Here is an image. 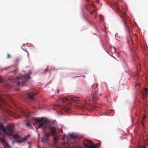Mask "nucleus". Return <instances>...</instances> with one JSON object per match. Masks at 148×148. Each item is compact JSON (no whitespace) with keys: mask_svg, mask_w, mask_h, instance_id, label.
Segmentation results:
<instances>
[{"mask_svg":"<svg viewBox=\"0 0 148 148\" xmlns=\"http://www.w3.org/2000/svg\"><path fill=\"white\" fill-rule=\"evenodd\" d=\"M60 105L58 104V107L62 110L69 112L70 108H69L71 104L75 103L79 104L81 102L80 99L72 96H69L67 97H63L60 98L58 101Z\"/></svg>","mask_w":148,"mask_h":148,"instance_id":"f257e3e1","label":"nucleus"},{"mask_svg":"<svg viewBox=\"0 0 148 148\" xmlns=\"http://www.w3.org/2000/svg\"><path fill=\"white\" fill-rule=\"evenodd\" d=\"M30 76L29 74L22 75L19 77H18L15 78H9L11 79V82L13 83L14 85L16 84L19 87L27 86V81L29 79Z\"/></svg>","mask_w":148,"mask_h":148,"instance_id":"f03ea898","label":"nucleus"},{"mask_svg":"<svg viewBox=\"0 0 148 148\" xmlns=\"http://www.w3.org/2000/svg\"><path fill=\"white\" fill-rule=\"evenodd\" d=\"M36 123H34V125H35L36 124L37 125L38 128L43 127L42 130L44 132V134H46V129L48 126V124L49 122V120L47 119L41 117V118H36Z\"/></svg>","mask_w":148,"mask_h":148,"instance_id":"7ed1b4c3","label":"nucleus"},{"mask_svg":"<svg viewBox=\"0 0 148 148\" xmlns=\"http://www.w3.org/2000/svg\"><path fill=\"white\" fill-rule=\"evenodd\" d=\"M12 134H8L10 136H12L13 138L15 139L16 142L18 143H21L26 140L29 138L30 136V134H28L25 137L20 139V136L17 134L12 135Z\"/></svg>","mask_w":148,"mask_h":148,"instance_id":"20e7f679","label":"nucleus"},{"mask_svg":"<svg viewBox=\"0 0 148 148\" xmlns=\"http://www.w3.org/2000/svg\"><path fill=\"white\" fill-rule=\"evenodd\" d=\"M1 130L3 132L5 133L6 134H12L13 132L12 129L10 125H8L6 129H5L3 124H0V132Z\"/></svg>","mask_w":148,"mask_h":148,"instance_id":"39448f33","label":"nucleus"},{"mask_svg":"<svg viewBox=\"0 0 148 148\" xmlns=\"http://www.w3.org/2000/svg\"><path fill=\"white\" fill-rule=\"evenodd\" d=\"M118 11L120 13L121 17V18L122 20H123V21L124 23V25L125 26L126 28V30H127L128 27L126 24V23L125 21L126 18H127V15L126 14V13L124 12H121L119 11V9L118 10Z\"/></svg>","mask_w":148,"mask_h":148,"instance_id":"423d86ee","label":"nucleus"},{"mask_svg":"<svg viewBox=\"0 0 148 148\" xmlns=\"http://www.w3.org/2000/svg\"><path fill=\"white\" fill-rule=\"evenodd\" d=\"M49 128L51 131V135L53 136V137L57 134V129L56 126H50L49 127Z\"/></svg>","mask_w":148,"mask_h":148,"instance_id":"0eeeda50","label":"nucleus"},{"mask_svg":"<svg viewBox=\"0 0 148 148\" xmlns=\"http://www.w3.org/2000/svg\"><path fill=\"white\" fill-rule=\"evenodd\" d=\"M5 134H6L5 133H4L3 132L2 133L1 132H0V141H1L2 143L6 145V142L5 140Z\"/></svg>","mask_w":148,"mask_h":148,"instance_id":"6e6552de","label":"nucleus"},{"mask_svg":"<svg viewBox=\"0 0 148 148\" xmlns=\"http://www.w3.org/2000/svg\"><path fill=\"white\" fill-rule=\"evenodd\" d=\"M64 138L65 137L63 135H56L53 137V139L55 142L57 143L58 142V140H64Z\"/></svg>","mask_w":148,"mask_h":148,"instance_id":"1a4fd4ad","label":"nucleus"},{"mask_svg":"<svg viewBox=\"0 0 148 148\" xmlns=\"http://www.w3.org/2000/svg\"><path fill=\"white\" fill-rule=\"evenodd\" d=\"M6 103L5 101L4 98L0 95V108H2L3 104H6Z\"/></svg>","mask_w":148,"mask_h":148,"instance_id":"9d476101","label":"nucleus"},{"mask_svg":"<svg viewBox=\"0 0 148 148\" xmlns=\"http://www.w3.org/2000/svg\"><path fill=\"white\" fill-rule=\"evenodd\" d=\"M91 97L92 100L93 101H96L98 98V96L96 93H93L91 95Z\"/></svg>","mask_w":148,"mask_h":148,"instance_id":"9b49d317","label":"nucleus"},{"mask_svg":"<svg viewBox=\"0 0 148 148\" xmlns=\"http://www.w3.org/2000/svg\"><path fill=\"white\" fill-rule=\"evenodd\" d=\"M32 93H27V95L29 99L31 100H34V95L31 94Z\"/></svg>","mask_w":148,"mask_h":148,"instance_id":"f8f14e48","label":"nucleus"},{"mask_svg":"<svg viewBox=\"0 0 148 148\" xmlns=\"http://www.w3.org/2000/svg\"><path fill=\"white\" fill-rule=\"evenodd\" d=\"M69 136L71 138L75 139L77 138V136H76L74 135L73 134H69Z\"/></svg>","mask_w":148,"mask_h":148,"instance_id":"ddd939ff","label":"nucleus"},{"mask_svg":"<svg viewBox=\"0 0 148 148\" xmlns=\"http://www.w3.org/2000/svg\"><path fill=\"white\" fill-rule=\"evenodd\" d=\"M147 93H141V95L143 99H145L147 96Z\"/></svg>","mask_w":148,"mask_h":148,"instance_id":"4468645a","label":"nucleus"},{"mask_svg":"<svg viewBox=\"0 0 148 148\" xmlns=\"http://www.w3.org/2000/svg\"><path fill=\"white\" fill-rule=\"evenodd\" d=\"M4 82V80L0 76V84L1 83H3Z\"/></svg>","mask_w":148,"mask_h":148,"instance_id":"2eb2a0df","label":"nucleus"},{"mask_svg":"<svg viewBox=\"0 0 148 148\" xmlns=\"http://www.w3.org/2000/svg\"><path fill=\"white\" fill-rule=\"evenodd\" d=\"M148 88H145L143 89V92H148Z\"/></svg>","mask_w":148,"mask_h":148,"instance_id":"dca6fc26","label":"nucleus"},{"mask_svg":"<svg viewBox=\"0 0 148 148\" xmlns=\"http://www.w3.org/2000/svg\"><path fill=\"white\" fill-rule=\"evenodd\" d=\"M145 119V116H144L143 118V121H142V126H143H143H144V120Z\"/></svg>","mask_w":148,"mask_h":148,"instance_id":"f3484780","label":"nucleus"},{"mask_svg":"<svg viewBox=\"0 0 148 148\" xmlns=\"http://www.w3.org/2000/svg\"><path fill=\"white\" fill-rule=\"evenodd\" d=\"M92 86L94 88L97 87L98 86L97 84H95Z\"/></svg>","mask_w":148,"mask_h":148,"instance_id":"a211bd4d","label":"nucleus"},{"mask_svg":"<svg viewBox=\"0 0 148 148\" xmlns=\"http://www.w3.org/2000/svg\"><path fill=\"white\" fill-rule=\"evenodd\" d=\"M110 49L111 50L112 49L113 50V51H115V48L114 47H110Z\"/></svg>","mask_w":148,"mask_h":148,"instance_id":"6ab92c4d","label":"nucleus"},{"mask_svg":"<svg viewBox=\"0 0 148 148\" xmlns=\"http://www.w3.org/2000/svg\"><path fill=\"white\" fill-rule=\"evenodd\" d=\"M26 125L29 127H30L31 126V125L29 123H27L26 124Z\"/></svg>","mask_w":148,"mask_h":148,"instance_id":"aec40b11","label":"nucleus"},{"mask_svg":"<svg viewBox=\"0 0 148 148\" xmlns=\"http://www.w3.org/2000/svg\"><path fill=\"white\" fill-rule=\"evenodd\" d=\"M48 67H47V68L45 69V71H44V73H45L47 71H48Z\"/></svg>","mask_w":148,"mask_h":148,"instance_id":"412c9836","label":"nucleus"},{"mask_svg":"<svg viewBox=\"0 0 148 148\" xmlns=\"http://www.w3.org/2000/svg\"><path fill=\"white\" fill-rule=\"evenodd\" d=\"M141 84L140 83H137L135 86V87H136L137 86H141Z\"/></svg>","mask_w":148,"mask_h":148,"instance_id":"4be33fe9","label":"nucleus"},{"mask_svg":"<svg viewBox=\"0 0 148 148\" xmlns=\"http://www.w3.org/2000/svg\"><path fill=\"white\" fill-rule=\"evenodd\" d=\"M10 57H11V56H10V55L9 53H8L7 58H10Z\"/></svg>","mask_w":148,"mask_h":148,"instance_id":"5701e85b","label":"nucleus"},{"mask_svg":"<svg viewBox=\"0 0 148 148\" xmlns=\"http://www.w3.org/2000/svg\"><path fill=\"white\" fill-rule=\"evenodd\" d=\"M7 87L8 88H9V87H11L12 86V85H6Z\"/></svg>","mask_w":148,"mask_h":148,"instance_id":"b1692460","label":"nucleus"},{"mask_svg":"<svg viewBox=\"0 0 148 148\" xmlns=\"http://www.w3.org/2000/svg\"><path fill=\"white\" fill-rule=\"evenodd\" d=\"M96 1L97 3H99V0H96Z\"/></svg>","mask_w":148,"mask_h":148,"instance_id":"393cba45","label":"nucleus"},{"mask_svg":"<svg viewBox=\"0 0 148 148\" xmlns=\"http://www.w3.org/2000/svg\"><path fill=\"white\" fill-rule=\"evenodd\" d=\"M16 90H17V91H18L19 90V88H16Z\"/></svg>","mask_w":148,"mask_h":148,"instance_id":"a878e982","label":"nucleus"},{"mask_svg":"<svg viewBox=\"0 0 148 148\" xmlns=\"http://www.w3.org/2000/svg\"><path fill=\"white\" fill-rule=\"evenodd\" d=\"M86 105H84V106H83V108H86Z\"/></svg>","mask_w":148,"mask_h":148,"instance_id":"bb28decb","label":"nucleus"},{"mask_svg":"<svg viewBox=\"0 0 148 148\" xmlns=\"http://www.w3.org/2000/svg\"><path fill=\"white\" fill-rule=\"evenodd\" d=\"M84 102H85V104L86 105V104H87V103H86V101L85 100H84Z\"/></svg>","mask_w":148,"mask_h":148,"instance_id":"cd10ccee","label":"nucleus"},{"mask_svg":"<svg viewBox=\"0 0 148 148\" xmlns=\"http://www.w3.org/2000/svg\"><path fill=\"white\" fill-rule=\"evenodd\" d=\"M142 148H146L145 146L142 147Z\"/></svg>","mask_w":148,"mask_h":148,"instance_id":"c85d7f7f","label":"nucleus"},{"mask_svg":"<svg viewBox=\"0 0 148 148\" xmlns=\"http://www.w3.org/2000/svg\"><path fill=\"white\" fill-rule=\"evenodd\" d=\"M88 2L90 0H87Z\"/></svg>","mask_w":148,"mask_h":148,"instance_id":"c756f323","label":"nucleus"},{"mask_svg":"<svg viewBox=\"0 0 148 148\" xmlns=\"http://www.w3.org/2000/svg\"><path fill=\"white\" fill-rule=\"evenodd\" d=\"M92 12H91V13H90L91 14H92Z\"/></svg>","mask_w":148,"mask_h":148,"instance_id":"7c9ffc66","label":"nucleus"},{"mask_svg":"<svg viewBox=\"0 0 148 148\" xmlns=\"http://www.w3.org/2000/svg\"><path fill=\"white\" fill-rule=\"evenodd\" d=\"M58 92H59V90H58Z\"/></svg>","mask_w":148,"mask_h":148,"instance_id":"2f4dec72","label":"nucleus"},{"mask_svg":"<svg viewBox=\"0 0 148 148\" xmlns=\"http://www.w3.org/2000/svg\"><path fill=\"white\" fill-rule=\"evenodd\" d=\"M93 91H94V92H96L95 90H94Z\"/></svg>","mask_w":148,"mask_h":148,"instance_id":"473e14b6","label":"nucleus"},{"mask_svg":"<svg viewBox=\"0 0 148 148\" xmlns=\"http://www.w3.org/2000/svg\"><path fill=\"white\" fill-rule=\"evenodd\" d=\"M28 148H31V147H29Z\"/></svg>","mask_w":148,"mask_h":148,"instance_id":"72a5a7b5","label":"nucleus"},{"mask_svg":"<svg viewBox=\"0 0 148 148\" xmlns=\"http://www.w3.org/2000/svg\"><path fill=\"white\" fill-rule=\"evenodd\" d=\"M95 107V108H97V107Z\"/></svg>","mask_w":148,"mask_h":148,"instance_id":"f704fd0d","label":"nucleus"},{"mask_svg":"<svg viewBox=\"0 0 148 148\" xmlns=\"http://www.w3.org/2000/svg\"><path fill=\"white\" fill-rule=\"evenodd\" d=\"M16 71H17V70H16V71H16Z\"/></svg>","mask_w":148,"mask_h":148,"instance_id":"c9c22d12","label":"nucleus"},{"mask_svg":"<svg viewBox=\"0 0 148 148\" xmlns=\"http://www.w3.org/2000/svg\"><path fill=\"white\" fill-rule=\"evenodd\" d=\"M0 148H3L2 147H1Z\"/></svg>","mask_w":148,"mask_h":148,"instance_id":"e433bc0d","label":"nucleus"},{"mask_svg":"<svg viewBox=\"0 0 148 148\" xmlns=\"http://www.w3.org/2000/svg\"><path fill=\"white\" fill-rule=\"evenodd\" d=\"M29 93L32 92H29Z\"/></svg>","mask_w":148,"mask_h":148,"instance_id":"4c0bfd02","label":"nucleus"}]
</instances>
